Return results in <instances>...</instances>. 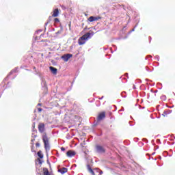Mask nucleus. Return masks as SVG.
I'll use <instances>...</instances> for the list:
<instances>
[{"instance_id": "obj_8", "label": "nucleus", "mask_w": 175, "mask_h": 175, "mask_svg": "<svg viewBox=\"0 0 175 175\" xmlns=\"http://www.w3.org/2000/svg\"><path fill=\"white\" fill-rule=\"evenodd\" d=\"M59 173H61V174H65V173L68 172V168L66 167H62L59 170H58Z\"/></svg>"}, {"instance_id": "obj_40", "label": "nucleus", "mask_w": 175, "mask_h": 175, "mask_svg": "<svg viewBox=\"0 0 175 175\" xmlns=\"http://www.w3.org/2000/svg\"><path fill=\"white\" fill-rule=\"evenodd\" d=\"M33 128H35V126H33Z\"/></svg>"}, {"instance_id": "obj_10", "label": "nucleus", "mask_w": 175, "mask_h": 175, "mask_svg": "<svg viewBox=\"0 0 175 175\" xmlns=\"http://www.w3.org/2000/svg\"><path fill=\"white\" fill-rule=\"evenodd\" d=\"M59 13V11L58 10V8L55 9V10L53 11V16L58 17Z\"/></svg>"}, {"instance_id": "obj_12", "label": "nucleus", "mask_w": 175, "mask_h": 175, "mask_svg": "<svg viewBox=\"0 0 175 175\" xmlns=\"http://www.w3.org/2000/svg\"><path fill=\"white\" fill-rule=\"evenodd\" d=\"M37 155H38L39 158L41 159L43 158V154H42V151L40 150L38 152Z\"/></svg>"}, {"instance_id": "obj_39", "label": "nucleus", "mask_w": 175, "mask_h": 175, "mask_svg": "<svg viewBox=\"0 0 175 175\" xmlns=\"http://www.w3.org/2000/svg\"><path fill=\"white\" fill-rule=\"evenodd\" d=\"M33 69H36V68L33 67Z\"/></svg>"}, {"instance_id": "obj_9", "label": "nucleus", "mask_w": 175, "mask_h": 175, "mask_svg": "<svg viewBox=\"0 0 175 175\" xmlns=\"http://www.w3.org/2000/svg\"><path fill=\"white\" fill-rule=\"evenodd\" d=\"M49 69H50L51 73H53V75H57V70L56 68H54L53 66H50Z\"/></svg>"}, {"instance_id": "obj_33", "label": "nucleus", "mask_w": 175, "mask_h": 175, "mask_svg": "<svg viewBox=\"0 0 175 175\" xmlns=\"http://www.w3.org/2000/svg\"><path fill=\"white\" fill-rule=\"evenodd\" d=\"M37 32H42V30H38Z\"/></svg>"}, {"instance_id": "obj_23", "label": "nucleus", "mask_w": 175, "mask_h": 175, "mask_svg": "<svg viewBox=\"0 0 175 175\" xmlns=\"http://www.w3.org/2000/svg\"><path fill=\"white\" fill-rule=\"evenodd\" d=\"M154 59H157V61H159V56H156V57H154Z\"/></svg>"}, {"instance_id": "obj_3", "label": "nucleus", "mask_w": 175, "mask_h": 175, "mask_svg": "<svg viewBox=\"0 0 175 175\" xmlns=\"http://www.w3.org/2000/svg\"><path fill=\"white\" fill-rule=\"evenodd\" d=\"M96 150L97 152H98V154H103V152H105L106 151V150L105 149V148H103V146H99V145H97L96 146Z\"/></svg>"}, {"instance_id": "obj_28", "label": "nucleus", "mask_w": 175, "mask_h": 175, "mask_svg": "<svg viewBox=\"0 0 175 175\" xmlns=\"http://www.w3.org/2000/svg\"><path fill=\"white\" fill-rule=\"evenodd\" d=\"M49 25V22H46V23H45V27H46V25Z\"/></svg>"}, {"instance_id": "obj_22", "label": "nucleus", "mask_w": 175, "mask_h": 175, "mask_svg": "<svg viewBox=\"0 0 175 175\" xmlns=\"http://www.w3.org/2000/svg\"><path fill=\"white\" fill-rule=\"evenodd\" d=\"M36 147H40V144L36 143Z\"/></svg>"}, {"instance_id": "obj_36", "label": "nucleus", "mask_w": 175, "mask_h": 175, "mask_svg": "<svg viewBox=\"0 0 175 175\" xmlns=\"http://www.w3.org/2000/svg\"><path fill=\"white\" fill-rule=\"evenodd\" d=\"M44 85H46V82H44Z\"/></svg>"}, {"instance_id": "obj_6", "label": "nucleus", "mask_w": 175, "mask_h": 175, "mask_svg": "<svg viewBox=\"0 0 175 175\" xmlns=\"http://www.w3.org/2000/svg\"><path fill=\"white\" fill-rule=\"evenodd\" d=\"M38 131L40 133H43L44 132V123H40L38 125Z\"/></svg>"}, {"instance_id": "obj_16", "label": "nucleus", "mask_w": 175, "mask_h": 175, "mask_svg": "<svg viewBox=\"0 0 175 175\" xmlns=\"http://www.w3.org/2000/svg\"><path fill=\"white\" fill-rule=\"evenodd\" d=\"M96 170H97V172H99V174L98 175H102L103 174V171L96 168Z\"/></svg>"}, {"instance_id": "obj_13", "label": "nucleus", "mask_w": 175, "mask_h": 175, "mask_svg": "<svg viewBox=\"0 0 175 175\" xmlns=\"http://www.w3.org/2000/svg\"><path fill=\"white\" fill-rule=\"evenodd\" d=\"M62 33V28H61L58 31L55 33L56 36L61 35Z\"/></svg>"}, {"instance_id": "obj_26", "label": "nucleus", "mask_w": 175, "mask_h": 175, "mask_svg": "<svg viewBox=\"0 0 175 175\" xmlns=\"http://www.w3.org/2000/svg\"><path fill=\"white\" fill-rule=\"evenodd\" d=\"M157 143H161V140L160 139H157Z\"/></svg>"}, {"instance_id": "obj_19", "label": "nucleus", "mask_w": 175, "mask_h": 175, "mask_svg": "<svg viewBox=\"0 0 175 175\" xmlns=\"http://www.w3.org/2000/svg\"><path fill=\"white\" fill-rule=\"evenodd\" d=\"M137 27V23L135 25V26L134 27V28H133L130 32H134L135 28H136Z\"/></svg>"}, {"instance_id": "obj_34", "label": "nucleus", "mask_w": 175, "mask_h": 175, "mask_svg": "<svg viewBox=\"0 0 175 175\" xmlns=\"http://www.w3.org/2000/svg\"><path fill=\"white\" fill-rule=\"evenodd\" d=\"M103 98V96H102L101 98H99L98 99L102 100Z\"/></svg>"}, {"instance_id": "obj_11", "label": "nucleus", "mask_w": 175, "mask_h": 175, "mask_svg": "<svg viewBox=\"0 0 175 175\" xmlns=\"http://www.w3.org/2000/svg\"><path fill=\"white\" fill-rule=\"evenodd\" d=\"M88 169L90 173H91L92 175H95V172H94V170H92V168H91L90 165H88Z\"/></svg>"}, {"instance_id": "obj_7", "label": "nucleus", "mask_w": 175, "mask_h": 175, "mask_svg": "<svg viewBox=\"0 0 175 175\" xmlns=\"http://www.w3.org/2000/svg\"><path fill=\"white\" fill-rule=\"evenodd\" d=\"M66 155L67 157H68L69 158H72V157H75V155H76V152L72 151V150H68L66 152Z\"/></svg>"}, {"instance_id": "obj_27", "label": "nucleus", "mask_w": 175, "mask_h": 175, "mask_svg": "<svg viewBox=\"0 0 175 175\" xmlns=\"http://www.w3.org/2000/svg\"><path fill=\"white\" fill-rule=\"evenodd\" d=\"M147 155H148V157H149L148 158V159H151V157L150 156V154H148Z\"/></svg>"}, {"instance_id": "obj_30", "label": "nucleus", "mask_w": 175, "mask_h": 175, "mask_svg": "<svg viewBox=\"0 0 175 175\" xmlns=\"http://www.w3.org/2000/svg\"><path fill=\"white\" fill-rule=\"evenodd\" d=\"M38 106H42V104L41 103H38Z\"/></svg>"}, {"instance_id": "obj_18", "label": "nucleus", "mask_w": 175, "mask_h": 175, "mask_svg": "<svg viewBox=\"0 0 175 175\" xmlns=\"http://www.w3.org/2000/svg\"><path fill=\"white\" fill-rule=\"evenodd\" d=\"M161 100H166V96H162L161 97Z\"/></svg>"}, {"instance_id": "obj_31", "label": "nucleus", "mask_w": 175, "mask_h": 175, "mask_svg": "<svg viewBox=\"0 0 175 175\" xmlns=\"http://www.w3.org/2000/svg\"><path fill=\"white\" fill-rule=\"evenodd\" d=\"M148 57H151V56H148L146 57V59H148Z\"/></svg>"}, {"instance_id": "obj_15", "label": "nucleus", "mask_w": 175, "mask_h": 175, "mask_svg": "<svg viewBox=\"0 0 175 175\" xmlns=\"http://www.w3.org/2000/svg\"><path fill=\"white\" fill-rule=\"evenodd\" d=\"M88 21H90V23H92L94 21V16H90L88 18Z\"/></svg>"}, {"instance_id": "obj_29", "label": "nucleus", "mask_w": 175, "mask_h": 175, "mask_svg": "<svg viewBox=\"0 0 175 175\" xmlns=\"http://www.w3.org/2000/svg\"><path fill=\"white\" fill-rule=\"evenodd\" d=\"M35 142V139H31V142L33 143Z\"/></svg>"}, {"instance_id": "obj_32", "label": "nucleus", "mask_w": 175, "mask_h": 175, "mask_svg": "<svg viewBox=\"0 0 175 175\" xmlns=\"http://www.w3.org/2000/svg\"><path fill=\"white\" fill-rule=\"evenodd\" d=\"M124 94H125V92H122V96L124 95Z\"/></svg>"}, {"instance_id": "obj_17", "label": "nucleus", "mask_w": 175, "mask_h": 175, "mask_svg": "<svg viewBox=\"0 0 175 175\" xmlns=\"http://www.w3.org/2000/svg\"><path fill=\"white\" fill-rule=\"evenodd\" d=\"M94 21H98V20H100V17H99V16H97V17L94 16Z\"/></svg>"}, {"instance_id": "obj_5", "label": "nucleus", "mask_w": 175, "mask_h": 175, "mask_svg": "<svg viewBox=\"0 0 175 175\" xmlns=\"http://www.w3.org/2000/svg\"><path fill=\"white\" fill-rule=\"evenodd\" d=\"M104 118H106V113L105 112H101L98 114V116L97 118V121H102Z\"/></svg>"}, {"instance_id": "obj_2", "label": "nucleus", "mask_w": 175, "mask_h": 175, "mask_svg": "<svg viewBox=\"0 0 175 175\" xmlns=\"http://www.w3.org/2000/svg\"><path fill=\"white\" fill-rule=\"evenodd\" d=\"M42 140L44 144L46 151H50V144H49V138L46 134L42 135Z\"/></svg>"}, {"instance_id": "obj_41", "label": "nucleus", "mask_w": 175, "mask_h": 175, "mask_svg": "<svg viewBox=\"0 0 175 175\" xmlns=\"http://www.w3.org/2000/svg\"><path fill=\"white\" fill-rule=\"evenodd\" d=\"M152 155H154V153H152Z\"/></svg>"}, {"instance_id": "obj_4", "label": "nucleus", "mask_w": 175, "mask_h": 175, "mask_svg": "<svg viewBox=\"0 0 175 175\" xmlns=\"http://www.w3.org/2000/svg\"><path fill=\"white\" fill-rule=\"evenodd\" d=\"M73 57V55L70 53H67L62 56V58L65 61V62H68L70 58Z\"/></svg>"}, {"instance_id": "obj_35", "label": "nucleus", "mask_w": 175, "mask_h": 175, "mask_svg": "<svg viewBox=\"0 0 175 175\" xmlns=\"http://www.w3.org/2000/svg\"><path fill=\"white\" fill-rule=\"evenodd\" d=\"M123 96V98H126V96Z\"/></svg>"}, {"instance_id": "obj_25", "label": "nucleus", "mask_w": 175, "mask_h": 175, "mask_svg": "<svg viewBox=\"0 0 175 175\" xmlns=\"http://www.w3.org/2000/svg\"><path fill=\"white\" fill-rule=\"evenodd\" d=\"M61 150H62V151H65V148L62 147V148H61Z\"/></svg>"}, {"instance_id": "obj_38", "label": "nucleus", "mask_w": 175, "mask_h": 175, "mask_svg": "<svg viewBox=\"0 0 175 175\" xmlns=\"http://www.w3.org/2000/svg\"><path fill=\"white\" fill-rule=\"evenodd\" d=\"M151 118H152V115L150 116Z\"/></svg>"}, {"instance_id": "obj_21", "label": "nucleus", "mask_w": 175, "mask_h": 175, "mask_svg": "<svg viewBox=\"0 0 175 175\" xmlns=\"http://www.w3.org/2000/svg\"><path fill=\"white\" fill-rule=\"evenodd\" d=\"M38 159V162L40 163V165H42V163H43V161H42V160H40V159Z\"/></svg>"}, {"instance_id": "obj_42", "label": "nucleus", "mask_w": 175, "mask_h": 175, "mask_svg": "<svg viewBox=\"0 0 175 175\" xmlns=\"http://www.w3.org/2000/svg\"><path fill=\"white\" fill-rule=\"evenodd\" d=\"M154 92H157V91L156 90V91H154Z\"/></svg>"}, {"instance_id": "obj_14", "label": "nucleus", "mask_w": 175, "mask_h": 175, "mask_svg": "<svg viewBox=\"0 0 175 175\" xmlns=\"http://www.w3.org/2000/svg\"><path fill=\"white\" fill-rule=\"evenodd\" d=\"M16 72H17V68H14L12 70H11V72L9 74V76H10V75H13V73H16Z\"/></svg>"}, {"instance_id": "obj_24", "label": "nucleus", "mask_w": 175, "mask_h": 175, "mask_svg": "<svg viewBox=\"0 0 175 175\" xmlns=\"http://www.w3.org/2000/svg\"><path fill=\"white\" fill-rule=\"evenodd\" d=\"M38 110L39 113H40V111H42V108H38Z\"/></svg>"}, {"instance_id": "obj_1", "label": "nucleus", "mask_w": 175, "mask_h": 175, "mask_svg": "<svg viewBox=\"0 0 175 175\" xmlns=\"http://www.w3.org/2000/svg\"><path fill=\"white\" fill-rule=\"evenodd\" d=\"M94 35V31H90L89 32L85 33L83 36L79 38L78 44H79V46H83V44H85V42L91 39V38H92Z\"/></svg>"}, {"instance_id": "obj_20", "label": "nucleus", "mask_w": 175, "mask_h": 175, "mask_svg": "<svg viewBox=\"0 0 175 175\" xmlns=\"http://www.w3.org/2000/svg\"><path fill=\"white\" fill-rule=\"evenodd\" d=\"M55 23H59V19H58V18H55Z\"/></svg>"}, {"instance_id": "obj_37", "label": "nucleus", "mask_w": 175, "mask_h": 175, "mask_svg": "<svg viewBox=\"0 0 175 175\" xmlns=\"http://www.w3.org/2000/svg\"><path fill=\"white\" fill-rule=\"evenodd\" d=\"M124 109H120V111H122Z\"/></svg>"}]
</instances>
